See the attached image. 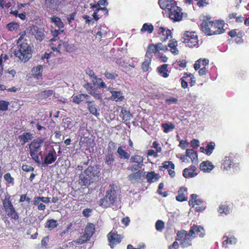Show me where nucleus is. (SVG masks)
Masks as SVG:
<instances>
[{"mask_svg": "<svg viewBox=\"0 0 249 249\" xmlns=\"http://www.w3.org/2000/svg\"><path fill=\"white\" fill-rule=\"evenodd\" d=\"M99 174L97 166H89L79 175L78 183L82 186L89 185L98 178Z\"/></svg>", "mask_w": 249, "mask_h": 249, "instance_id": "f257e3e1", "label": "nucleus"}, {"mask_svg": "<svg viewBox=\"0 0 249 249\" xmlns=\"http://www.w3.org/2000/svg\"><path fill=\"white\" fill-rule=\"evenodd\" d=\"M22 36H21L18 39V43L19 45L18 50L15 51V55L22 62L25 63L32 57V50L27 40H25L22 42Z\"/></svg>", "mask_w": 249, "mask_h": 249, "instance_id": "f03ea898", "label": "nucleus"}, {"mask_svg": "<svg viewBox=\"0 0 249 249\" xmlns=\"http://www.w3.org/2000/svg\"><path fill=\"white\" fill-rule=\"evenodd\" d=\"M110 189L106 191L105 197L99 202V206L107 208L113 205L117 200V194L114 185H110Z\"/></svg>", "mask_w": 249, "mask_h": 249, "instance_id": "7ed1b4c3", "label": "nucleus"}, {"mask_svg": "<svg viewBox=\"0 0 249 249\" xmlns=\"http://www.w3.org/2000/svg\"><path fill=\"white\" fill-rule=\"evenodd\" d=\"M42 142L40 140H34L29 145L30 155L32 160L38 164L43 163L41 152H39Z\"/></svg>", "mask_w": 249, "mask_h": 249, "instance_id": "20e7f679", "label": "nucleus"}, {"mask_svg": "<svg viewBox=\"0 0 249 249\" xmlns=\"http://www.w3.org/2000/svg\"><path fill=\"white\" fill-rule=\"evenodd\" d=\"M2 201L6 215L11 219L18 220L19 215L12 203L10 196H6Z\"/></svg>", "mask_w": 249, "mask_h": 249, "instance_id": "39448f33", "label": "nucleus"}, {"mask_svg": "<svg viewBox=\"0 0 249 249\" xmlns=\"http://www.w3.org/2000/svg\"><path fill=\"white\" fill-rule=\"evenodd\" d=\"M195 237V235L187 232L185 230L178 231L177 234V240L180 241V245L182 248H187L192 245V240Z\"/></svg>", "mask_w": 249, "mask_h": 249, "instance_id": "423d86ee", "label": "nucleus"}, {"mask_svg": "<svg viewBox=\"0 0 249 249\" xmlns=\"http://www.w3.org/2000/svg\"><path fill=\"white\" fill-rule=\"evenodd\" d=\"M57 155L53 146H47L44 153V160L41 164L49 165L53 163L56 160Z\"/></svg>", "mask_w": 249, "mask_h": 249, "instance_id": "0eeeda50", "label": "nucleus"}, {"mask_svg": "<svg viewBox=\"0 0 249 249\" xmlns=\"http://www.w3.org/2000/svg\"><path fill=\"white\" fill-rule=\"evenodd\" d=\"M78 133L81 137L80 143L82 146H90L89 143L91 142V140L89 138L90 134L89 130L87 128V125H82L80 127Z\"/></svg>", "mask_w": 249, "mask_h": 249, "instance_id": "6e6552de", "label": "nucleus"}, {"mask_svg": "<svg viewBox=\"0 0 249 249\" xmlns=\"http://www.w3.org/2000/svg\"><path fill=\"white\" fill-rule=\"evenodd\" d=\"M184 39L182 42L186 44V46L193 48L197 46L198 40L197 36L195 33L187 32L184 35Z\"/></svg>", "mask_w": 249, "mask_h": 249, "instance_id": "1a4fd4ad", "label": "nucleus"}, {"mask_svg": "<svg viewBox=\"0 0 249 249\" xmlns=\"http://www.w3.org/2000/svg\"><path fill=\"white\" fill-rule=\"evenodd\" d=\"M95 226L93 224L89 223L85 228L84 234L79 238V242L84 243L89 241L95 232Z\"/></svg>", "mask_w": 249, "mask_h": 249, "instance_id": "9d476101", "label": "nucleus"}, {"mask_svg": "<svg viewBox=\"0 0 249 249\" xmlns=\"http://www.w3.org/2000/svg\"><path fill=\"white\" fill-rule=\"evenodd\" d=\"M198 196L196 194H192L190 196V199L189 201V206H192L193 207L195 205H197L195 208V211L198 213L203 211L206 207L202 205L203 200L201 199L197 198Z\"/></svg>", "mask_w": 249, "mask_h": 249, "instance_id": "9b49d317", "label": "nucleus"}, {"mask_svg": "<svg viewBox=\"0 0 249 249\" xmlns=\"http://www.w3.org/2000/svg\"><path fill=\"white\" fill-rule=\"evenodd\" d=\"M177 8H173L170 10H168L166 15L169 17L174 22L180 21L182 20L183 17V13L181 9L177 5Z\"/></svg>", "mask_w": 249, "mask_h": 249, "instance_id": "f8f14e48", "label": "nucleus"}, {"mask_svg": "<svg viewBox=\"0 0 249 249\" xmlns=\"http://www.w3.org/2000/svg\"><path fill=\"white\" fill-rule=\"evenodd\" d=\"M224 24L225 23L223 20L212 21V24H211L210 36L223 34L225 32L223 29Z\"/></svg>", "mask_w": 249, "mask_h": 249, "instance_id": "ddd939ff", "label": "nucleus"}, {"mask_svg": "<svg viewBox=\"0 0 249 249\" xmlns=\"http://www.w3.org/2000/svg\"><path fill=\"white\" fill-rule=\"evenodd\" d=\"M159 4L161 9H164L165 14L171 9H177V4L175 0H159Z\"/></svg>", "mask_w": 249, "mask_h": 249, "instance_id": "4468645a", "label": "nucleus"}, {"mask_svg": "<svg viewBox=\"0 0 249 249\" xmlns=\"http://www.w3.org/2000/svg\"><path fill=\"white\" fill-rule=\"evenodd\" d=\"M30 33L35 36L36 40L40 41L43 40L45 37V34L42 29L37 26H33L30 27Z\"/></svg>", "mask_w": 249, "mask_h": 249, "instance_id": "2eb2a0df", "label": "nucleus"}, {"mask_svg": "<svg viewBox=\"0 0 249 249\" xmlns=\"http://www.w3.org/2000/svg\"><path fill=\"white\" fill-rule=\"evenodd\" d=\"M108 240L109 242V245L111 248H113L116 244H119L121 242L122 237L120 235L111 231L107 235Z\"/></svg>", "mask_w": 249, "mask_h": 249, "instance_id": "dca6fc26", "label": "nucleus"}, {"mask_svg": "<svg viewBox=\"0 0 249 249\" xmlns=\"http://www.w3.org/2000/svg\"><path fill=\"white\" fill-rule=\"evenodd\" d=\"M196 167L194 165H191L188 168H185L183 171V176L185 178H192L197 175L196 172Z\"/></svg>", "mask_w": 249, "mask_h": 249, "instance_id": "f3484780", "label": "nucleus"}, {"mask_svg": "<svg viewBox=\"0 0 249 249\" xmlns=\"http://www.w3.org/2000/svg\"><path fill=\"white\" fill-rule=\"evenodd\" d=\"M190 234L194 235L195 234H198L200 237H203L205 235L204 230L203 228L200 226H197L194 225L191 227L189 230Z\"/></svg>", "mask_w": 249, "mask_h": 249, "instance_id": "a211bd4d", "label": "nucleus"}, {"mask_svg": "<svg viewBox=\"0 0 249 249\" xmlns=\"http://www.w3.org/2000/svg\"><path fill=\"white\" fill-rule=\"evenodd\" d=\"M231 209V207L226 202L220 205L217 211L222 215H227L229 214Z\"/></svg>", "mask_w": 249, "mask_h": 249, "instance_id": "6ab92c4d", "label": "nucleus"}, {"mask_svg": "<svg viewBox=\"0 0 249 249\" xmlns=\"http://www.w3.org/2000/svg\"><path fill=\"white\" fill-rule=\"evenodd\" d=\"M214 168L212 163L209 160L202 162L199 166L200 169L203 172H210Z\"/></svg>", "mask_w": 249, "mask_h": 249, "instance_id": "aec40b11", "label": "nucleus"}, {"mask_svg": "<svg viewBox=\"0 0 249 249\" xmlns=\"http://www.w3.org/2000/svg\"><path fill=\"white\" fill-rule=\"evenodd\" d=\"M159 34L161 35L160 40L163 41H165L170 36L172 37L171 31L169 29L161 27L159 28Z\"/></svg>", "mask_w": 249, "mask_h": 249, "instance_id": "412c9836", "label": "nucleus"}, {"mask_svg": "<svg viewBox=\"0 0 249 249\" xmlns=\"http://www.w3.org/2000/svg\"><path fill=\"white\" fill-rule=\"evenodd\" d=\"M108 90L111 93L113 100L116 102L122 101L124 99V96L120 91H115L112 88L108 89Z\"/></svg>", "mask_w": 249, "mask_h": 249, "instance_id": "4be33fe9", "label": "nucleus"}, {"mask_svg": "<svg viewBox=\"0 0 249 249\" xmlns=\"http://www.w3.org/2000/svg\"><path fill=\"white\" fill-rule=\"evenodd\" d=\"M187 188L185 187H181L178 191V195L176 196V200L179 202H183L187 200V197L184 193L187 191Z\"/></svg>", "mask_w": 249, "mask_h": 249, "instance_id": "5701e85b", "label": "nucleus"}, {"mask_svg": "<svg viewBox=\"0 0 249 249\" xmlns=\"http://www.w3.org/2000/svg\"><path fill=\"white\" fill-rule=\"evenodd\" d=\"M212 24V21L206 20L202 21L201 23V29L203 32L206 35L210 36L211 31V24Z\"/></svg>", "mask_w": 249, "mask_h": 249, "instance_id": "b1692460", "label": "nucleus"}, {"mask_svg": "<svg viewBox=\"0 0 249 249\" xmlns=\"http://www.w3.org/2000/svg\"><path fill=\"white\" fill-rule=\"evenodd\" d=\"M233 163L232 157L228 156L225 157L223 160L221 168L223 170H228L231 168V164Z\"/></svg>", "mask_w": 249, "mask_h": 249, "instance_id": "393cba45", "label": "nucleus"}, {"mask_svg": "<svg viewBox=\"0 0 249 249\" xmlns=\"http://www.w3.org/2000/svg\"><path fill=\"white\" fill-rule=\"evenodd\" d=\"M144 173L139 170L137 172H134L128 175V179L131 182H133L138 179L141 178L143 176Z\"/></svg>", "mask_w": 249, "mask_h": 249, "instance_id": "a878e982", "label": "nucleus"}, {"mask_svg": "<svg viewBox=\"0 0 249 249\" xmlns=\"http://www.w3.org/2000/svg\"><path fill=\"white\" fill-rule=\"evenodd\" d=\"M214 142H210L209 143H208V144L206 146V148H204V147H200V150L201 152L204 153L207 155H210L212 153L214 148Z\"/></svg>", "mask_w": 249, "mask_h": 249, "instance_id": "bb28decb", "label": "nucleus"}, {"mask_svg": "<svg viewBox=\"0 0 249 249\" xmlns=\"http://www.w3.org/2000/svg\"><path fill=\"white\" fill-rule=\"evenodd\" d=\"M89 99L90 97L88 94H79L73 96L72 101L74 103L79 104L84 100H86V102H88V100H89Z\"/></svg>", "mask_w": 249, "mask_h": 249, "instance_id": "cd10ccee", "label": "nucleus"}, {"mask_svg": "<svg viewBox=\"0 0 249 249\" xmlns=\"http://www.w3.org/2000/svg\"><path fill=\"white\" fill-rule=\"evenodd\" d=\"M186 157H188L192 162H196L198 160L197 153L193 149H187L186 151Z\"/></svg>", "mask_w": 249, "mask_h": 249, "instance_id": "c85d7f7f", "label": "nucleus"}, {"mask_svg": "<svg viewBox=\"0 0 249 249\" xmlns=\"http://www.w3.org/2000/svg\"><path fill=\"white\" fill-rule=\"evenodd\" d=\"M33 134L30 132H24L18 136V139L22 144H24L29 141L31 140L33 138Z\"/></svg>", "mask_w": 249, "mask_h": 249, "instance_id": "c756f323", "label": "nucleus"}, {"mask_svg": "<svg viewBox=\"0 0 249 249\" xmlns=\"http://www.w3.org/2000/svg\"><path fill=\"white\" fill-rule=\"evenodd\" d=\"M146 178L147 182L150 183L157 181L159 179V176L155 172L151 171L147 173Z\"/></svg>", "mask_w": 249, "mask_h": 249, "instance_id": "7c9ffc66", "label": "nucleus"}, {"mask_svg": "<svg viewBox=\"0 0 249 249\" xmlns=\"http://www.w3.org/2000/svg\"><path fill=\"white\" fill-rule=\"evenodd\" d=\"M223 246L225 248L228 247L229 245L235 244L237 242V239L234 236H231L228 237L225 236L223 237Z\"/></svg>", "mask_w": 249, "mask_h": 249, "instance_id": "2f4dec72", "label": "nucleus"}, {"mask_svg": "<svg viewBox=\"0 0 249 249\" xmlns=\"http://www.w3.org/2000/svg\"><path fill=\"white\" fill-rule=\"evenodd\" d=\"M86 103L89 110L91 114L95 116H97V115L99 114L97 112V109L94 101H90L89 99Z\"/></svg>", "mask_w": 249, "mask_h": 249, "instance_id": "473e14b6", "label": "nucleus"}, {"mask_svg": "<svg viewBox=\"0 0 249 249\" xmlns=\"http://www.w3.org/2000/svg\"><path fill=\"white\" fill-rule=\"evenodd\" d=\"M67 205V208L71 212H76L79 210V205L76 199H73Z\"/></svg>", "mask_w": 249, "mask_h": 249, "instance_id": "72a5a7b5", "label": "nucleus"}, {"mask_svg": "<svg viewBox=\"0 0 249 249\" xmlns=\"http://www.w3.org/2000/svg\"><path fill=\"white\" fill-rule=\"evenodd\" d=\"M58 226V223L56 220L51 219L48 220L46 223L45 227L46 228H48L49 230H52L55 228H56Z\"/></svg>", "mask_w": 249, "mask_h": 249, "instance_id": "f704fd0d", "label": "nucleus"}, {"mask_svg": "<svg viewBox=\"0 0 249 249\" xmlns=\"http://www.w3.org/2000/svg\"><path fill=\"white\" fill-rule=\"evenodd\" d=\"M162 166H160V170L163 171L164 169H175V164L170 161H165L162 163Z\"/></svg>", "mask_w": 249, "mask_h": 249, "instance_id": "c9c22d12", "label": "nucleus"}, {"mask_svg": "<svg viewBox=\"0 0 249 249\" xmlns=\"http://www.w3.org/2000/svg\"><path fill=\"white\" fill-rule=\"evenodd\" d=\"M117 153L119 155L121 159L128 160L130 157V154L125 151L122 146H119L117 150Z\"/></svg>", "mask_w": 249, "mask_h": 249, "instance_id": "e433bc0d", "label": "nucleus"}, {"mask_svg": "<svg viewBox=\"0 0 249 249\" xmlns=\"http://www.w3.org/2000/svg\"><path fill=\"white\" fill-rule=\"evenodd\" d=\"M130 161V162H136L138 164H143V158L140 155H135L131 157Z\"/></svg>", "mask_w": 249, "mask_h": 249, "instance_id": "4c0bfd02", "label": "nucleus"}, {"mask_svg": "<svg viewBox=\"0 0 249 249\" xmlns=\"http://www.w3.org/2000/svg\"><path fill=\"white\" fill-rule=\"evenodd\" d=\"M167 66V64H163L160 67L158 68L159 72L161 74L162 76L164 78H166L168 76V75L167 73L168 71Z\"/></svg>", "mask_w": 249, "mask_h": 249, "instance_id": "58836bf2", "label": "nucleus"}, {"mask_svg": "<svg viewBox=\"0 0 249 249\" xmlns=\"http://www.w3.org/2000/svg\"><path fill=\"white\" fill-rule=\"evenodd\" d=\"M154 30V27L151 24L144 23L141 29V32H147L149 34L152 33Z\"/></svg>", "mask_w": 249, "mask_h": 249, "instance_id": "ea45409f", "label": "nucleus"}, {"mask_svg": "<svg viewBox=\"0 0 249 249\" xmlns=\"http://www.w3.org/2000/svg\"><path fill=\"white\" fill-rule=\"evenodd\" d=\"M51 21L52 22L54 23L55 25L59 29L63 28V23L59 18L56 17H52Z\"/></svg>", "mask_w": 249, "mask_h": 249, "instance_id": "a19ab883", "label": "nucleus"}, {"mask_svg": "<svg viewBox=\"0 0 249 249\" xmlns=\"http://www.w3.org/2000/svg\"><path fill=\"white\" fill-rule=\"evenodd\" d=\"M53 91L52 90L43 91L39 94V97L41 99L47 98L52 95L53 94Z\"/></svg>", "mask_w": 249, "mask_h": 249, "instance_id": "79ce46f5", "label": "nucleus"}, {"mask_svg": "<svg viewBox=\"0 0 249 249\" xmlns=\"http://www.w3.org/2000/svg\"><path fill=\"white\" fill-rule=\"evenodd\" d=\"M157 52H158L157 47V44H150L149 45L147 50L146 54L149 53H155Z\"/></svg>", "mask_w": 249, "mask_h": 249, "instance_id": "37998d69", "label": "nucleus"}, {"mask_svg": "<svg viewBox=\"0 0 249 249\" xmlns=\"http://www.w3.org/2000/svg\"><path fill=\"white\" fill-rule=\"evenodd\" d=\"M106 27L99 28L98 30L96 35L100 37H105L107 34V31Z\"/></svg>", "mask_w": 249, "mask_h": 249, "instance_id": "c03bdc74", "label": "nucleus"}, {"mask_svg": "<svg viewBox=\"0 0 249 249\" xmlns=\"http://www.w3.org/2000/svg\"><path fill=\"white\" fill-rule=\"evenodd\" d=\"M105 162L108 165H111L113 163L114 159L113 154L111 153H108L105 157Z\"/></svg>", "mask_w": 249, "mask_h": 249, "instance_id": "a18cd8bd", "label": "nucleus"}, {"mask_svg": "<svg viewBox=\"0 0 249 249\" xmlns=\"http://www.w3.org/2000/svg\"><path fill=\"white\" fill-rule=\"evenodd\" d=\"M4 178L8 184H13L14 183V178L9 173H7L4 175Z\"/></svg>", "mask_w": 249, "mask_h": 249, "instance_id": "49530a36", "label": "nucleus"}, {"mask_svg": "<svg viewBox=\"0 0 249 249\" xmlns=\"http://www.w3.org/2000/svg\"><path fill=\"white\" fill-rule=\"evenodd\" d=\"M163 186H164V184L162 182L160 183L158 186V189L157 190V192L161 196H163L164 197H165L168 195V192L165 191L164 192H162L161 191V189L163 188Z\"/></svg>", "mask_w": 249, "mask_h": 249, "instance_id": "de8ad7c7", "label": "nucleus"}, {"mask_svg": "<svg viewBox=\"0 0 249 249\" xmlns=\"http://www.w3.org/2000/svg\"><path fill=\"white\" fill-rule=\"evenodd\" d=\"M9 103L3 100L0 101V111H6L8 109Z\"/></svg>", "mask_w": 249, "mask_h": 249, "instance_id": "09e8293b", "label": "nucleus"}, {"mask_svg": "<svg viewBox=\"0 0 249 249\" xmlns=\"http://www.w3.org/2000/svg\"><path fill=\"white\" fill-rule=\"evenodd\" d=\"M151 63V59L148 58L147 59H145V61L142 64V69L144 71H148L150 64Z\"/></svg>", "mask_w": 249, "mask_h": 249, "instance_id": "8fccbe9b", "label": "nucleus"}, {"mask_svg": "<svg viewBox=\"0 0 249 249\" xmlns=\"http://www.w3.org/2000/svg\"><path fill=\"white\" fill-rule=\"evenodd\" d=\"M0 5L3 7L9 8L12 5V0H0Z\"/></svg>", "mask_w": 249, "mask_h": 249, "instance_id": "3c124183", "label": "nucleus"}, {"mask_svg": "<svg viewBox=\"0 0 249 249\" xmlns=\"http://www.w3.org/2000/svg\"><path fill=\"white\" fill-rule=\"evenodd\" d=\"M86 72V74L88 75L90 78H93L94 80L101 81V78H97V77L95 75L94 72L92 70L89 69H87Z\"/></svg>", "mask_w": 249, "mask_h": 249, "instance_id": "603ef678", "label": "nucleus"}, {"mask_svg": "<svg viewBox=\"0 0 249 249\" xmlns=\"http://www.w3.org/2000/svg\"><path fill=\"white\" fill-rule=\"evenodd\" d=\"M156 229L158 231H161L164 227V223L160 220H158L156 223Z\"/></svg>", "mask_w": 249, "mask_h": 249, "instance_id": "864d4df0", "label": "nucleus"}, {"mask_svg": "<svg viewBox=\"0 0 249 249\" xmlns=\"http://www.w3.org/2000/svg\"><path fill=\"white\" fill-rule=\"evenodd\" d=\"M7 27L9 30L12 31L17 29L19 27V25L16 22H11L7 25Z\"/></svg>", "mask_w": 249, "mask_h": 249, "instance_id": "5fc2aeb1", "label": "nucleus"}, {"mask_svg": "<svg viewBox=\"0 0 249 249\" xmlns=\"http://www.w3.org/2000/svg\"><path fill=\"white\" fill-rule=\"evenodd\" d=\"M33 71L35 72V74L38 77V76H40L41 75V73L43 71V66L42 65H39L36 68H34Z\"/></svg>", "mask_w": 249, "mask_h": 249, "instance_id": "6e6d98bb", "label": "nucleus"}, {"mask_svg": "<svg viewBox=\"0 0 249 249\" xmlns=\"http://www.w3.org/2000/svg\"><path fill=\"white\" fill-rule=\"evenodd\" d=\"M104 74L106 77L108 79H115L118 77V74L115 72L110 73L108 71H106Z\"/></svg>", "mask_w": 249, "mask_h": 249, "instance_id": "4d7b16f0", "label": "nucleus"}, {"mask_svg": "<svg viewBox=\"0 0 249 249\" xmlns=\"http://www.w3.org/2000/svg\"><path fill=\"white\" fill-rule=\"evenodd\" d=\"M157 47L158 52H159L160 51H162L164 52H166L168 51V47L166 45H164L161 43H159L157 44Z\"/></svg>", "mask_w": 249, "mask_h": 249, "instance_id": "13d9d810", "label": "nucleus"}, {"mask_svg": "<svg viewBox=\"0 0 249 249\" xmlns=\"http://www.w3.org/2000/svg\"><path fill=\"white\" fill-rule=\"evenodd\" d=\"M21 168L23 171L27 172H33L35 169L33 166L27 164H23L22 165Z\"/></svg>", "mask_w": 249, "mask_h": 249, "instance_id": "bf43d9fd", "label": "nucleus"}, {"mask_svg": "<svg viewBox=\"0 0 249 249\" xmlns=\"http://www.w3.org/2000/svg\"><path fill=\"white\" fill-rule=\"evenodd\" d=\"M178 99L174 98L173 97H171L169 98L166 99L165 100V102L169 105H170L173 104H176L178 102Z\"/></svg>", "mask_w": 249, "mask_h": 249, "instance_id": "052dcab7", "label": "nucleus"}, {"mask_svg": "<svg viewBox=\"0 0 249 249\" xmlns=\"http://www.w3.org/2000/svg\"><path fill=\"white\" fill-rule=\"evenodd\" d=\"M143 164H134L132 165L129 168V170L134 171H137L141 169L142 167Z\"/></svg>", "mask_w": 249, "mask_h": 249, "instance_id": "680f3d73", "label": "nucleus"}, {"mask_svg": "<svg viewBox=\"0 0 249 249\" xmlns=\"http://www.w3.org/2000/svg\"><path fill=\"white\" fill-rule=\"evenodd\" d=\"M91 212V209L89 208H86L83 210L82 213L84 216L89 217L90 215Z\"/></svg>", "mask_w": 249, "mask_h": 249, "instance_id": "e2e57ef3", "label": "nucleus"}, {"mask_svg": "<svg viewBox=\"0 0 249 249\" xmlns=\"http://www.w3.org/2000/svg\"><path fill=\"white\" fill-rule=\"evenodd\" d=\"M191 145L194 148H197L199 145V141L196 139H193L191 141Z\"/></svg>", "mask_w": 249, "mask_h": 249, "instance_id": "0e129e2a", "label": "nucleus"}, {"mask_svg": "<svg viewBox=\"0 0 249 249\" xmlns=\"http://www.w3.org/2000/svg\"><path fill=\"white\" fill-rule=\"evenodd\" d=\"M163 127V131L165 133H168L169 131L175 128V125H162Z\"/></svg>", "mask_w": 249, "mask_h": 249, "instance_id": "69168bd1", "label": "nucleus"}, {"mask_svg": "<svg viewBox=\"0 0 249 249\" xmlns=\"http://www.w3.org/2000/svg\"><path fill=\"white\" fill-rule=\"evenodd\" d=\"M48 241H49V237L48 236L44 237L41 240L42 247L46 248L47 244H48Z\"/></svg>", "mask_w": 249, "mask_h": 249, "instance_id": "338daca9", "label": "nucleus"}, {"mask_svg": "<svg viewBox=\"0 0 249 249\" xmlns=\"http://www.w3.org/2000/svg\"><path fill=\"white\" fill-rule=\"evenodd\" d=\"M201 65V59L197 60L194 65V69L196 71L199 69Z\"/></svg>", "mask_w": 249, "mask_h": 249, "instance_id": "774afa93", "label": "nucleus"}]
</instances>
